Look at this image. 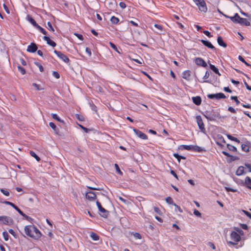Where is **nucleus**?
<instances>
[{
	"label": "nucleus",
	"instance_id": "obj_14",
	"mask_svg": "<svg viewBox=\"0 0 251 251\" xmlns=\"http://www.w3.org/2000/svg\"><path fill=\"white\" fill-rule=\"evenodd\" d=\"M85 198L89 201H93L96 199V195L94 192L89 191L86 193Z\"/></svg>",
	"mask_w": 251,
	"mask_h": 251
},
{
	"label": "nucleus",
	"instance_id": "obj_40",
	"mask_svg": "<svg viewBox=\"0 0 251 251\" xmlns=\"http://www.w3.org/2000/svg\"><path fill=\"white\" fill-rule=\"evenodd\" d=\"M166 202L170 204H173L174 205L175 203H174L173 200L172 198L170 197H168L166 199Z\"/></svg>",
	"mask_w": 251,
	"mask_h": 251
},
{
	"label": "nucleus",
	"instance_id": "obj_23",
	"mask_svg": "<svg viewBox=\"0 0 251 251\" xmlns=\"http://www.w3.org/2000/svg\"><path fill=\"white\" fill-rule=\"evenodd\" d=\"M244 173V167L243 166H240L236 172V175L237 176H241Z\"/></svg>",
	"mask_w": 251,
	"mask_h": 251
},
{
	"label": "nucleus",
	"instance_id": "obj_6",
	"mask_svg": "<svg viewBox=\"0 0 251 251\" xmlns=\"http://www.w3.org/2000/svg\"><path fill=\"white\" fill-rule=\"evenodd\" d=\"M14 224V221L11 217L6 216H0V224L11 226Z\"/></svg>",
	"mask_w": 251,
	"mask_h": 251
},
{
	"label": "nucleus",
	"instance_id": "obj_12",
	"mask_svg": "<svg viewBox=\"0 0 251 251\" xmlns=\"http://www.w3.org/2000/svg\"><path fill=\"white\" fill-rule=\"evenodd\" d=\"M37 49L36 44L34 43H31L28 46L26 50L29 52L33 53L37 50Z\"/></svg>",
	"mask_w": 251,
	"mask_h": 251
},
{
	"label": "nucleus",
	"instance_id": "obj_5",
	"mask_svg": "<svg viewBox=\"0 0 251 251\" xmlns=\"http://www.w3.org/2000/svg\"><path fill=\"white\" fill-rule=\"evenodd\" d=\"M201 12L205 13L207 11L206 2L204 0H193Z\"/></svg>",
	"mask_w": 251,
	"mask_h": 251
},
{
	"label": "nucleus",
	"instance_id": "obj_45",
	"mask_svg": "<svg viewBox=\"0 0 251 251\" xmlns=\"http://www.w3.org/2000/svg\"><path fill=\"white\" fill-rule=\"evenodd\" d=\"M19 71L22 74L24 75L25 74V69L21 66H18V67Z\"/></svg>",
	"mask_w": 251,
	"mask_h": 251
},
{
	"label": "nucleus",
	"instance_id": "obj_53",
	"mask_svg": "<svg viewBox=\"0 0 251 251\" xmlns=\"http://www.w3.org/2000/svg\"><path fill=\"white\" fill-rule=\"evenodd\" d=\"M203 33L208 37H211L212 36L211 33L207 30L204 31Z\"/></svg>",
	"mask_w": 251,
	"mask_h": 251
},
{
	"label": "nucleus",
	"instance_id": "obj_27",
	"mask_svg": "<svg viewBox=\"0 0 251 251\" xmlns=\"http://www.w3.org/2000/svg\"><path fill=\"white\" fill-rule=\"evenodd\" d=\"M90 236L94 241H96L99 240V236L94 232L90 233Z\"/></svg>",
	"mask_w": 251,
	"mask_h": 251
},
{
	"label": "nucleus",
	"instance_id": "obj_22",
	"mask_svg": "<svg viewBox=\"0 0 251 251\" xmlns=\"http://www.w3.org/2000/svg\"><path fill=\"white\" fill-rule=\"evenodd\" d=\"M249 143L248 142L245 144H243L241 145L242 150L245 152H249L250 151V147L249 146Z\"/></svg>",
	"mask_w": 251,
	"mask_h": 251
},
{
	"label": "nucleus",
	"instance_id": "obj_7",
	"mask_svg": "<svg viewBox=\"0 0 251 251\" xmlns=\"http://www.w3.org/2000/svg\"><path fill=\"white\" fill-rule=\"evenodd\" d=\"M54 53L56 54V55L62 61H63L66 63H68L70 61L69 58L63 53L60 51H57L56 50H54Z\"/></svg>",
	"mask_w": 251,
	"mask_h": 251
},
{
	"label": "nucleus",
	"instance_id": "obj_21",
	"mask_svg": "<svg viewBox=\"0 0 251 251\" xmlns=\"http://www.w3.org/2000/svg\"><path fill=\"white\" fill-rule=\"evenodd\" d=\"M27 20L30 22L35 28L38 25L36 21L29 15H27L26 17Z\"/></svg>",
	"mask_w": 251,
	"mask_h": 251
},
{
	"label": "nucleus",
	"instance_id": "obj_17",
	"mask_svg": "<svg viewBox=\"0 0 251 251\" xmlns=\"http://www.w3.org/2000/svg\"><path fill=\"white\" fill-rule=\"evenodd\" d=\"M43 39L47 42V44H49V45H50L53 47H54L56 46V43L54 41L51 40L49 37L44 36L43 37Z\"/></svg>",
	"mask_w": 251,
	"mask_h": 251
},
{
	"label": "nucleus",
	"instance_id": "obj_33",
	"mask_svg": "<svg viewBox=\"0 0 251 251\" xmlns=\"http://www.w3.org/2000/svg\"><path fill=\"white\" fill-rule=\"evenodd\" d=\"M227 137L228 138V139L231 140V141H235L236 142H237L238 143H239L240 142L239 139L230 135H227Z\"/></svg>",
	"mask_w": 251,
	"mask_h": 251
},
{
	"label": "nucleus",
	"instance_id": "obj_49",
	"mask_svg": "<svg viewBox=\"0 0 251 251\" xmlns=\"http://www.w3.org/2000/svg\"><path fill=\"white\" fill-rule=\"evenodd\" d=\"M194 214L197 217H200L201 216V213L197 209L194 210Z\"/></svg>",
	"mask_w": 251,
	"mask_h": 251
},
{
	"label": "nucleus",
	"instance_id": "obj_50",
	"mask_svg": "<svg viewBox=\"0 0 251 251\" xmlns=\"http://www.w3.org/2000/svg\"><path fill=\"white\" fill-rule=\"evenodd\" d=\"M243 212L245 213V214L250 219H251V213L247 211H245L244 210H242Z\"/></svg>",
	"mask_w": 251,
	"mask_h": 251
},
{
	"label": "nucleus",
	"instance_id": "obj_10",
	"mask_svg": "<svg viewBox=\"0 0 251 251\" xmlns=\"http://www.w3.org/2000/svg\"><path fill=\"white\" fill-rule=\"evenodd\" d=\"M207 97L210 99H216L217 100H219L221 99H225L226 98L225 94L222 93L208 94L207 95Z\"/></svg>",
	"mask_w": 251,
	"mask_h": 251
},
{
	"label": "nucleus",
	"instance_id": "obj_57",
	"mask_svg": "<svg viewBox=\"0 0 251 251\" xmlns=\"http://www.w3.org/2000/svg\"><path fill=\"white\" fill-rule=\"evenodd\" d=\"M3 235L4 237V238L5 240H8V234L7 232L4 231L3 232Z\"/></svg>",
	"mask_w": 251,
	"mask_h": 251
},
{
	"label": "nucleus",
	"instance_id": "obj_55",
	"mask_svg": "<svg viewBox=\"0 0 251 251\" xmlns=\"http://www.w3.org/2000/svg\"><path fill=\"white\" fill-rule=\"evenodd\" d=\"M226 190L227 192H236V190L235 189H233L232 188H229V187H225Z\"/></svg>",
	"mask_w": 251,
	"mask_h": 251
},
{
	"label": "nucleus",
	"instance_id": "obj_16",
	"mask_svg": "<svg viewBox=\"0 0 251 251\" xmlns=\"http://www.w3.org/2000/svg\"><path fill=\"white\" fill-rule=\"evenodd\" d=\"M201 42L207 48L211 49L212 50H215V48L212 45V44L210 42L204 40H201Z\"/></svg>",
	"mask_w": 251,
	"mask_h": 251
},
{
	"label": "nucleus",
	"instance_id": "obj_39",
	"mask_svg": "<svg viewBox=\"0 0 251 251\" xmlns=\"http://www.w3.org/2000/svg\"><path fill=\"white\" fill-rule=\"evenodd\" d=\"M3 203L9 205L13 207V209H15L16 210V207H18L16 205H15L14 203L8 201H4L3 202Z\"/></svg>",
	"mask_w": 251,
	"mask_h": 251
},
{
	"label": "nucleus",
	"instance_id": "obj_25",
	"mask_svg": "<svg viewBox=\"0 0 251 251\" xmlns=\"http://www.w3.org/2000/svg\"><path fill=\"white\" fill-rule=\"evenodd\" d=\"M180 149L187 151H193V145H181Z\"/></svg>",
	"mask_w": 251,
	"mask_h": 251
},
{
	"label": "nucleus",
	"instance_id": "obj_18",
	"mask_svg": "<svg viewBox=\"0 0 251 251\" xmlns=\"http://www.w3.org/2000/svg\"><path fill=\"white\" fill-rule=\"evenodd\" d=\"M191 75V72L189 70L185 71L182 74V77L186 80H189Z\"/></svg>",
	"mask_w": 251,
	"mask_h": 251
},
{
	"label": "nucleus",
	"instance_id": "obj_28",
	"mask_svg": "<svg viewBox=\"0 0 251 251\" xmlns=\"http://www.w3.org/2000/svg\"><path fill=\"white\" fill-rule=\"evenodd\" d=\"M193 151H197L199 152H202L203 151H205V150L204 148H201V147L198 146H194L193 145Z\"/></svg>",
	"mask_w": 251,
	"mask_h": 251
},
{
	"label": "nucleus",
	"instance_id": "obj_58",
	"mask_svg": "<svg viewBox=\"0 0 251 251\" xmlns=\"http://www.w3.org/2000/svg\"><path fill=\"white\" fill-rule=\"evenodd\" d=\"M85 51L88 53L89 56H91L92 55L91 50L89 48H86Z\"/></svg>",
	"mask_w": 251,
	"mask_h": 251
},
{
	"label": "nucleus",
	"instance_id": "obj_44",
	"mask_svg": "<svg viewBox=\"0 0 251 251\" xmlns=\"http://www.w3.org/2000/svg\"><path fill=\"white\" fill-rule=\"evenodd\" d=\"M227 147H228V149L229 150H230V151H237L236 148L235 147L233 146L230 145H227Z\"/></svg>",
	"mask_w": 251,
	"mask_h": 251
},
{
	"label": "nucleus",
	"instance_id": "obj_54",
	"mask_svg": "<svg viewBox=\"0 0 251 251\" xmlns=\"http://www.w3.org/2000/svg\"><path fill=\"white\" fill-rule=\"evenodd\" d=\"M109 45L113 49H114L115 50L117 51V48L114 44H113L112 42H110Z\"/></svg>",
	"mask_w": 251,
	"mask_h": 251
},
{
	"label": "nucleus",
	"instance_id": "obj_19",
	"mask_svg": "<svg viewBox=\"0 0 251 251\" xmlns=\"http://www.w3.org/2000/svg\"><path fill=\"white\" fill-rule=\"evenodd\" d=\"M193 102L197 105H199L201 104V100L200 97L197 96L192 98Z\"/></svg>",
	"mask_w": 251,
	"mask_h": 251
},
{
	"label": "nucleus",
	"instance_id": "obj_64",
	"mask_svg": "<svg viewBox=\"0 0 251 251\" xmlns=\"http://www.w3.org/2000/svg\"><path fill=\"white\" fill-rule=\"evenodd\" d=\"M154 210L156 213H157L159 214H161V211L158 207H154Z\"/></svg>",
	"mask_w": 251,
	"mask_h": 251
},
{
	"label": "nucleus",
	"instance_id": "obj_63",
	"mask_svg": "<svg viewBox=\"0 0 251 251\" xmlns=\"http://www.w3.org/2000/svg\"><path fill=\"white\" fill-rule=\"evenodd\" d=\"M230 161H233L234 160L238 159V157L230 155Z\"/></svg>",
	"mask_w": 251,
	"mask_h": 251
},
{
	"label": "nucleus",
	"instance_id": "obj_3",
	"mask_svg": "<svg viewBox=\"0 0 251 251\" xmlns=\"http://www.w3.org/2000/svg\"><path fill=\"white\" fill-rule=\"evenodd\" d=\"M204 117L209 121H214L221 118L220 113L215 110L206 111L204 114Z\"/></svg>",
	"mask_w": 251,
	"mask_h": 251
},
{
	"label": "nucleus",
	"instance_id": "obj_35",
	"mask_svg": "<svg viewBox=\"0 0 251 251\" xmlns=\"http://www.w3.org/2000/svg\"><path fill=\"white\" fill-rule=\"evenodd\" d=\"M131 235H132L136 239H141L142 236L141 235L137 232H132Z\"/></svg>",
	"mask_w": 251,
	"mask_h": 251
},
{
	"label": "nucleus",
	"instance_id": "obj_51",
	"mask_svg": "<svg viewBox=\"0 0 251 251\" xmlns=\"http://www.w3.org/2000/svg\"><path fill=\"white\" fill-rule=\"evenodd\" d=\"M52 75L56 78H59L60 77V75L57 72H53Z\"/></svg>",
	"mask_w": 251,
	"mask_h": 251
},
{
	"label": "nucleus",
	"instance_id": "obj_29",
	"mask_svg": "<svg viewBox=\"0 0 251 251\" xmlns=\"http://www.w3.org/2000/svg\"><path fill=\"white\" fill-rule=\"evenodd\" d=\"M52 117L53 119L57 120V121H58L60 123H64V122L63 120H61L58 116L57 114H54V113H52L51 114Z\"/></svg>",
	"mask_w": 251,
	"mask_h": 251
},
{
	"label": "nucleus",
	"instance_id": "obj_36",
	"mask_svg": "<svg viewBox=\"0 0 251 251\" xmlns=\"http://www.w3.org/2000/svg\"><path fill=\"white\" fill-rule=\"evenodd\" d=\"M30 154L31 156L35 158L37 161H39L40 160V158L38 155H37L34 151H30Z\"/></svg>",
	"mask_w": 251,
	"mask_h": 251
},
{
	"label": "nucleus",
	"instance_id": "obj_30",
	"mask_svg": "<svg viewBox=\"0 0 251 251\" xmlns=\"http://www.w3.org/2000/svg\"><path fill=\"white\" fill-rule=\"evenodd\" d=\"M210 68L216 74H218L219 75H221L218 68H217L214 65L210 64Z\"/></svg>",
	"mask_w": 251,
	"mask_h": 251
},
{
	"label": "nucleus",
	"instance_id": "obj_11",
	"mask_svg": "<svg viewBox=\"0 0 251 251\" xmlns=\"http://www.w3.org/2000/svg\"><path fill=\"white\" fill-rule=\"evenodd\" d=\"M133 131L135 133V134L140 138L144 140H147L148 139V136L141 131L134 128Z\"/></svg>",
	"mask_w": 251,
	"mask_h": 251
},
{
	"label": "nucleus",
	"instance_id": "obj_15",
	"mask_svg": "<svg viewBox=\"0 0 251 251\" xmlns=\"http://www.w3.org/2000/svg\"><path fill=\"white\" fill-rule=\"evenodd\" d=\"M242 184L245 185L247 188L251 189V178L249 176H247L245 179L244 182H242Z\"/></svg>",
	"mask_w": 251,
	"mask_h": 251
},
{
	"label": "nucleus",
	"instance_id": "obj_13",
	"mask_svg": "<svg viewBox=\"0 0 251 251\" xmlns=\"http://www.w3.org/2000/svg\"><path fill=\"white\" fill-rule=\"evenodd\" d=\"M195 62L197 65L199 66H201L203 67H206L207 66V64L205 61L200 57L196 58L195 59Z\"/></svg>",
	"mask_w": 251,
	"mask_h": 251
},
{
	"label": "nucleus",
	"instance_id": "obj_38",
	"mask_svg": "<svg viewBox=\"0 0 251 251\" xmlns=\"http://www.w3.org/2000/svg\"><path fill=\"white\" fill-rule=\"evenodd\" d=\"M238 59L241 61V62H242L243 63H244L245 64H246L247 66H250L251 67V65L249 64V63H248L245 60V59H244V58L241 56V55H239L238 56Z\"/></svg>",
	"mask_w": 251,
	"mask_h": 251
},
{
	"label": "nucleus",
	"instance_id": "obj_1",
	"mask_svg": "<svg viewBox=\"0 0 251 251\" xmlns=\"http://www.w3.org/2000/svg\"><path fill=\"white\" fill-rule=\"evenodd\" d=\"M25 234L35 239H38L41 236V233L39 230L33 225H28L25 227Z\"/></svg>",
	"mask_w": 251,
	"mask_h": 251
},
{
	"label": "nucleus",
	"instance_id": "obj_43",
	"mask_svg": "<svg viewBox=\"0 0 251 251\" xmlns=\"http://www.w3.org/2000/svg\"><path fill=\"white\" fill-rule=\"evenodd\" d=\"M35 64L39 68V70L41 72H42L44 71L43 67L39 63L35 62Z\"/></svg>",
	"mask_w": 251,
	"mask_h": 251
},
{
	"label": "nucleus",
	"instance_id": "obj_48",
	"mask_svg": "<svg viewBox=\"0 0 251 251\" xmlns=\"http://www.w3.org/2000/svg\"><path fill=\"white\" fill-rule=\"evenodd\" d=\"M0 191L3 195H4L6 196H9V192L8 191L4 190L3 189H1Z\"/></svg>",
	"mask_w": 251,
	"mask_h": 251
},
{
	"label": "nucleus",
	"instance_id": "obj_31",
	"mask_svg": "<svg viewBox=\"0 0 251 251\" xmlns=\"http://www.w3.org/2000/svg\"><path fill=\"white\" fill-rule=\"evenodd\" d=\"M233 228L234 229V231H233V232H237V233H239L240 235H244V231L239 227H234Z\"/></svg>",
	"mask_w": 251,
	"mask_h": 251
},
{
	"label": "nucleus",
	"instance_id": "obj_34",
	"mask_svg": "<svg viewBox=\"0 0 251 251\" xmlns=\"http://www.w3.org/2000/svg\"><path fill=\"white\" fill-rule=\"evenodd\" d=\"M110 21L112 24H117L119 22V19L115 16H112L111 18Z\"/></svg>",
	"mask_w": 251,
	"mask_h": 251
},
{
	"label": "nucleus",
	"instance_id": "obj_42",
	"mask_svg": "<svg viewBox=\"0 0 251 251\" xmlns=\"http://www.w3.org/2000/svg\"><path fill=\"white\" fill-rule=\"evenodd\" d=\"M174 206H175V210L176 212L178 211L180 213L183 212L182 209L178 205H177L175 203V204H174Z\"/></svg>",
	"mask_w": 251,
	"mask_h": 251
},
{
	"label": "nucleus",
	"instance_id": "obj_41",
	"mask_svg": "<svg viewBox=\"0 0 251 251\" xmlns=\"http://www.w3.org/2000/svg\"><path fill=\"white\" fill-rule=\"evenodd\" d=\"M48 26L47 28L48 29V30L51 31L52 32L54 31V29L52 26V25L50 22H48L47 23Z\"/></svg>",
	"mask_w": 251,
	"mask_h": 251
},
{
	"label": "nucleus",
	"instance_id": "obj_24",
	"mask_svg": "<svg viewBox=\"0 0 251 251\" xmlns=\"http://www.w3.org/2000/svg\"><path fill=\"white\" fill-rule=\"evenodd\" d=\"M16 210L17 211H18V212L21 215H22L23 217H24L25 219H26L27 220H29V219H31L29 216H27L25 213H24L18 207H16Z\"/></svg>",
	"mask_w": 251,
	"mask_h": 251
},
{
	"label": "nucleus",
	"instance_id": "obj_59",
	"mask_svg": "<svg viewBox=\"0 0 251 251\" xmlns=\"http://www.w3.org/2000/svg\"><path fill=\"white\" fill-rule=\"evenodd\" d=\"M228 110L232 113H236V111L235 109H234L232 107H229L228 108Z\"/></svg>",
	"mask_w": 251,
	"mask_h": 251
},
{
	"label": "nucleus",
	"instance_id": "obj_9",
	"mask_svg": "<svg viewBox=\"0 0 251 251\" xmlns=\"http://www.w3.org/2000/svg\"><path fill=\"white\" fill-rule=\"evenodd\" d=\"M97 205L99 209V211L100 212V215L103 217H106L108 215L107 211H106L104 208H103L100 203L97 201L96 202Z\"/></svg>",
	"mask_w": 251,
	"mask_h": 251
},
{
	"label": "nucleus",
	"instance_id": "obj_52",
	"mask_svg": "<svg viewBox=\"0 0 251 251\" xmlns=\"http://www.w3.org/2000/svg\"><path fill=\"white\" fill-rule=\"evenodd\" d=\"M32 85L34 86L37 90H42V88L40 87V85L37 84V83H34L32 84Z\"/></svg>",
	"mask_w": 251,
	"mask_h": 251
},
{
	"label": "nucleus",
	"instance_id": "obj_46",
	"mask_svg": "<svg viewBox=\"0 0 251 251\" xmlns=\"http://www.w3.org/2000/svg\"><path fill=\"white\" fill-rule=\"evenodd\" d=\"M115 167L116 168V171L120 175H123V173L121 172V171L120 170V169L119 167V166L118 165V164H115Z\"/></svg>",
	"mask_w": 251,
	"mask_h": 251
},
{
	"label": "nucleus",
	"instance_id": "obj_4",
	"mask_svg": "<svg viewBox=\"0 0 251 251\" xmlns=\"http://www.w3.org/2000/svg\"><path fill=\"white\" fill-rule=\"evenodd\" d=\"M241 236L237 232L232 231L230 233V238L232 241H229L228 242V244H231L233 246L237 245V242H239L241 240Z\"/></svg>",
	"mask_w": 251,
	"mask_h": 251
},
{
	"label": "nucleus",
	"instance_id": "obj_8",
	"mask_svg": "<svg viewBox=\"0 0 251 251\" xmlns=\"http://www.w3.org/2000/svg\"><path fill=\"white\" fill-rule=\"evenodd\" d=\"M196 119L197 123L199 126L200 129L202 132H204L205 131V129L204 125L202 122L201 116L200 115L197 116Z\"/></svg>",
	"mask_w": 251,
	"mask_h": 251
},
{
	"label": "nucleus",
	"instance_id": "obj_47",
	"mask_svg": "<svg viewBox=\"0 0 251 251\" xmlns=\"http://www.w3.org/2000/svg\"><path fill=\"white\" fill-rule=\"evenodd\" d=\"M230 99L231 100H234L236 102L237 105H238L240 103V102L238 100L237 97L236 96H231Z\"/></svg>",
	"mask_w": 251,
	"mask_h": 251
},
{
	"label": "nucleus",
	"instance_id": "obj_60",
	"mask_svg": "<svg viewBox=\"0 0 251 251\" xmlns=\"http://www.w3.org/2000/svg\"><path fill=\"white\" fill-rule=\"evenodd\" d=\"M154 26L161 31L163 30L162 26L160 25L155 24Z\"/></svg>",
	"mask_w": 251,
	"mask_h": 251
},
{
	"label": "nucleus",
	"instance_id": "obj_2",
	"mask_svg": "<svg viewBox=\"0 0 251 251\" xmlns=\"http://www.w3.org/2000/svg\"><path fill=\"white\" fill-rule=\"evenodd\" d=\"M224 16L227 18H229L234 23H238L241 25L245 26L250 25V22L247 19L241 18L237 13H236L232 17L228 16L226 15H224Z\"/></svg>",
	"mask_w": 251,
	"mask_h": 251
},
{
	"label": "nucleus",
	"instance_id": "obj_32",
	"mask_svg": "<svg viewBox=\"0 0 251 251\" xmlns=\"http://www.w3.org/2000/svg\"><path fill=\"white\" fill-rule=\"evenodd\" d=\"M173 155L177 159V160L179 162L180 161V160L181 159H186L185 157H184L183 156L180 155L177 153H174Z\"/></svg>",
	"mask_w": 251,
	"mask_h": 251
},
{
	"label": "nucleus",
	"instance_id": "obj_37",
	"mask_svg": "<svg viewBox=\"0 0 251 251\" xmlns=\"http://www.w3.org/2000/svg\"><path fill=\"white\" fill-rule=\"evenodd\" d=\"M37 29H38L41 33H42L44 35H46L47 34V31L44 29L43 28H42L41 26L39 25H38L36 27Z\"/></svg>",
	"mask_w": 251,
	"mask_h": 251
},
{
	"label": "nucleus",
	"instance_id": "obj_62",
	"mask_svg": "<svg viewBox=\"0 0 251 251\" xmlns=\"http://www.w3.org/2000/svg\"><path fill=\"white\" fill-rule=\"evenodd\" d=\"M208 245L209 246V247L212 249V250H215V245L211 242H209L208 243Z\"/></svg>",
	"mask_w": 251,
	"mask_h": 251
},
{
	"label": "nucleus",
	"instance_id": "obj_26",
	"mask_svg": "<svg viewBox=\"0 0 251 251\" xmlns=\"http://www.w3.org/2000/svg\"><path fill=\"white\" fill-rule=\"evenodd\" d=\"M49 126L50 127H51L54 130V131L56 133L58 134L59 130V129L56 126L55 124L52 122H50L49 123Z\"/></svg>",
	"mask_w": 251,
	"mask_h": 251
},
{
	"label": "nucleus",
	"instance_id": "obj_20",
	"mask_svg": "<svg viewBox=\"0 0 251 251\" xmlns=\"http://www.w3.org/2000/svg\"><path fill=\"white\" fill-rule=\"evenodd\" d=\"M217 42L220 46L223 47L224 48H226L227 47L226 44L225 42H224L221 36H219L218 37Z\"/></svg>",
	"mask_w": 251,
	"mask_h": 251
},
{
	"label": "nucleus",
	"instance_id": "obj_56",
	"mask_svg": "<svg viewBox=\"0 0 251 251\" xmlns=\"http://www.w3.org/2000/svg\"><path fill=\"white\" fill-rule=\"evenodd\" d=\"M119 5L122 9H125L126 6V4L124 2H120Z\"/></svg>",
	"mask_w": 251,
	"mask_h": 251
},
{
	"label": "nucleus",
	"instance_id": "obj_61",
	"mask_svg": "<svg viewBox=\"0 0 251 251\" xmlns=\"http://www.w3.org/2000/svg\"><path fill=\"white\" fill-rule=\"evenodd\" d=\"M75 35L80 40H83V37L82 36V35L81 34H78V33H75Z\"/></svg>",
	"mask_w": 251,
	"mask_h": 251
}]
</instances>
